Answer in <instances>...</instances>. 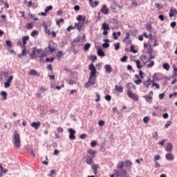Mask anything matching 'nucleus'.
<instances>
[{"mask_svg":"<svg viewBox=\"0 0 177 177\" xmlns=\"http://www.w3.org/2000/svg\"><path fill=\"white\" fill-rule=\"evenodd\" d=\"M30 127H32V128H35L36 130L39 129V127H41V122H33L31 123Z\"/></svg>","mask_w":177,"mask_h":177,"instance_id":"11","label":"nucleus"},{"mask_svg":"<svg viewBox=\"0 0 177 177\" xmlns=\"http://www.w3.org/2000/svg\"><path fill=\"white\" fill-rule=\"evenodd\" d=\"M75 27L77 28L78 31H81L82 27H84V22L75 23Z\"/></svg>","mask_w":177,"mask_h":177,"instance_id":"15","label":"nucleus"},{"mask_svg":"<svg viewBox=\"0 0 177 177\" xmlns=\"http://www.w3.org/2000/svg\"><path fill=\"white\" fill-rule=\"evenodd\" d=\"M100 12L104 15H109V8H107V6H106V4H104L102 6V8L100 10Z\"/></svg>","mask_w":177,"mask_h":177,"instance_id":"13","label":"nucleus"},{"mask_svg":"<svg viewBox=\"0 0 177 177\" xmlns=\"http://www.w3.org/2000/svg\"><path fill=\"white\" fill-rule=\"evenodd\" d=\"M143 74H145V73H143V71H139V75H140V77L142 80H143Z\"/></svg>","mask_w":177,"mask_h":177,"instance_id":"63","label":"nucleus"},{"mask_svg":"<svg viewBox=\"0 0 177 177\" xmlns=\"http://www.w3.org/2000/svg\"><path fill=\"white\" fill-rule=\"evenodd\" d=\"M127 39H129V32H127L125 35V37L123 39V42H125Z\"/></svg>","mask_w":177,"mask_h":177,"instance_id":"48","label":"nucleus"},{"mask_svg":"<svg viewBox=\"0 0 177 177\" xmlns=\"http://www.w3.org/2000/svg\"><path fill=\"white\" fill-rule=\"evenodd\" d=\"M68 132H69V139L71 140H75V130L71 128L68 129Z\"/></svg>","mask_w":177,"mask_h":177,"instance_id":"7","label":"nucleus"},{"mask_svg":"<svg viewBox=\"0 0 177 177\" xmlns=\"http://www.w3.org/2000/svg\"><path fill=\"white\" fill-rule=\"evenodd\" d=\"M26 28H28L29 30H31L34 27L33 23H28L26 25Z\"/></svg>","mask_w":177,"mask_h":177,"instance_id":"37","label":"nucleus"},{"mask_svg":"<svg viewBox=\"0 0 177 177\" xmlns=\"http://www.w3.org/2000/svg\"><path fill=\"white\" fill-rule=\"evenodd\" d=\"M37 34H38V31L33 30L31 32L30 35H32V37H35V35H37Z\"/></svg>","mask_w":177,"mask_h":177,"instance_id":"54","label":"nucleus"},{"mask_svg":"<svg viewBox=\"0 0 177 177\" xmlns=\"http://www.w3.org/2000/svg\"><path fill=\"white\" fill-rule=\"evenodd\" d=\"M158 160H161V156H160V155H156V156L154 157L153 161H154V162H157V161H158Z\"/></svg>","mask_w":177,"mask_h":177,"instance_id":"41","label":"nucleus"},{"mask_svg":"<svg viewBox=\"0 0 177 177\" xmlns=\"http://www.w3.org/2000/svg\"><path fill=\"white\" fill-rule=\"evenodd\" d=\"M29 75H35V77H39V73L37 71L32 69L29 71Z\"/></svg>","mask_w":177,"mask_h":177,"instance_id":"19","label":"nucleus"},{"mask_svg":"<svg viewBox=\"0 0 177 177\" xmlns=\"http://www.w3.org/2000/svg\"><path fill=\"white\" fill-rule=\"evenodd\" d=\"M162 68L166 70L167 71H169V64L168 63H165L162 65Z\"/></svg>","mask_w":177,"mask_h":177,"instance_id":"33","label":"nucleus"},{"mask_svg":"<svg viewBox=\"0 0 177 177\" xmlns=\"http://www.w3.org/2000/svg\"><path fill=\"white\" fill-rule=\"evenodd\" d=\"M127 93H128L129 92H132V88L136 89V86L133 84V83H129L127 85Z\"/></svg>","mask_w":177,"mask_h":177,"instance_id":"9","label":"nucleus"},{"mask_svg":"<svg viewBox=\"0 0 177 177\" xmlns=\"http://www.w3.org/2000/svg\"><path fill=\"white\" fill-rule=\"evenodd\" d=\"M176 15H177L176 9H170V13L169 15V17H174V16H176Z\"/></svg>","mask_w":177,"mask_h":177,"instance_id":"20","label":"nucleus"},{"mask_svg":"<svg viewBox=\"0 0 177 177\" xmlns=\"http://www.w3.org/2000/svg\"><path fill=\"white\" fill-rule=\"evenodd\" d=\"M102 30H110V27L109 26V24H107L106 22L102 24Z\"/></svg>","mask_w":177,"mask_h":177,"instance_id":"27","label":"nucleus"},{"mask_svg":"<svg viewBox=\"0 0 177 177\" xmlns=\"http://www.w3.org/2000/svg\"><path fill=\"white\" fill-rule=\"evenodd\" d=\"M130 52H132L133 53H137L138 50H135V46H131Z\"/></svg>","mask_w":177,"mask_h":177,"instance_id":"42","label":"nucleus"},{"mask_svg":"<svg viewBox=\"0 0 177 177\" xmlns=\"http://www.w3.org/2000/svg\"><path fill=\"white\" fill-rule=\"evenodd\" d=\"M115 91H117V92H120V93H122V92H124V88H122V86H118L117 85H115Z\"/></svg>","mask_w":177,"mask_h":177,"instance_id":"26","label":"nucleus"},{"mask_svg":"<svg viewBox=\"0 0 177 177\" xmlns=\"http://www.w3.org/2000/svg\"><path fill=\"white\" fill-rule=\"evenodd\" d=\"M96 84V79L95 78H88V81L84 84L85 88H89V86H92V85H95Z\"/></svg>","mask_w":177,"mask_h":177,"instance_id":"5","label":"nucleus"},{"mask_svg":"<svg viewBox=\"0 0 177 177\" xmlns=\"http://www.w3.org/2000/svg\"><path fill=\"white\" fill-rule=\"evenodd\" d=\"M152 86H155L156 89H160V84H158V83L153 82L152 84Z\"/></svg>","mask_w":177,"mask_h":177,"instance_id":"52","label":"nucleus"},{"mask_svg":"<svg viewBox=\"0 0 177 177\" xmlns=\"http://www.w3.org/2000/svg\"><path fill=\"white\" fill-rule=\"evenodd\" d=\"M97 53L98 56H100L101 57H104L106 56V54L104 53V51L102 49V47L97 49Z\"/></svg>","mask_w":177,"mask_h":177,"instance_id":"18","label":"nucleus"},{"mask_svg":"<svg viewBox=\"0 0 177 177\" xmlns=\"http://www.w3.org/2000/svg\"><path fill=\"white\" fill-rule=\"evenodd\" d=\"M115 174L116 177H129V174L127 172L125 169H122L120 170L115 169Z\"/></svg>","mask_w":177,"mask_h":177,"instance_id":"2","label":"nucleus"},{"mask_svg":"<svg viewBox=\"0 0 177 177\" xmlns=\"http://www.w3.org/2000/svg\"><path fill=\"white\" fill-rule=\"evenodd\" d=\"M97 59V57L96 55H91V60H92V63L95 62V60Z\"/></svg>","mask_w":177,"mask_h":177,"instance_id":"45","label":"nucleus"},{"mask_svg":"<svg viewBox=\"0 0 177 177\" xmlns=\"http://www.w3.org/2000/svg\"><path fill=\"white\" fill-rule=\"evenodd\" d=\"M170 26L172 28H175V27H176V22L173 21L170 24Z\"/></svg>","mask_w":177,"mask_h":177,"instance_id":"60","label":"nucleus"},{"mask_svg":"<svg viewBox=\"0 0 177 177\" xmlns=\"http://www.w3.org/2000/svg\"><path fill=\"white\" fill-rule=\"evenodd\" d=\"M95 95L97 96V99H95V102H100V95H99V93H95Z\"/></svg>","mask_w":177,"mask_h":177,"instance_id":"50","label":"nucleus"},{"mask_svg":"<svg viewBox=\"0 0 177 177\" xmlns=\"http://www.w3.org/2000/svg\"><path fill=\"white\" fill-rule=\"evenodd\" d=\"M165 142H167V139L162 140V141L158 142V145H160V146H164V143H165Z\"/></svg>","mask_w":177,"mask_h":177,"instance_id":"55","label":"nucleus"},{"mask_svg":"<svg viewBox=\"0 0 177 177\" xmlns=\"http://www.w3.org/2000/svg\"><path fill=\"white\" fill-rule=\"evenodd\" d=\"M134 82L136 84V85H140V84H142V80L138 79V80H135Z\"/></svg>","mask_w":177,"mask_h":177,"instance_id":"53","label":"nucleus"},{"mask_svg":"<svg viewBox=\"0 0 177 177\" xmlns=\"http://www.w3.org/2000/svg\"><path fill=\"white\" fill-rule=\"evenodd\" d=\"M113 45L115 46V50H118V49H120V42H118L117 44H114Z\"/></svg>","mask_w":177,"mask_h":177,"instance_id":"49","label":"nucleus"},{"mask_svg":"<svg viewBox=\"0 0 177 177\" xmlns=\"http://www.w3.org/2000/svg\"><path fill=\"white\" fill-rule=\"evenodd\" d=\"M12 142L15 147H17V149H19L21 147V140H20V134L17 133V131H15L13 134Z\"/></svg>","mask_w":177,"mask_h":177,"instance_id":"1","label":"nucleus"},{"mask_svg":"<svg viewBox=\"0 0 177 177\" xmlns=\"http://www.w3.org/2000/svg\"><path fill=\"white\" fill-rule=\"evenodd\" d=\"M47 56L46 51H44L41 53L40 55H37V57H39V59H44V57Z\"/></svg>","mask_w":177,"mask_h":177,"instance_id":"32","label":"nucleus"},{"mask_svg":"<svg viewBox=\"0 0 177 177\" xmlns=\"http://www.w3.org/2000/svg\"><path fill=\"white\" fill-rule=\"evenodd\" d=\"M63 55H64L63 53V51H58L57 53V57H58V59H61V57L63 56Z\"/></svg>","mask_w":177,"mask_h":177,"instance_id":"39","label":"nucleus"},{"mask_svg":"<svg viewBox=\"0 0 177 177\" xmlns=\"http://www.w3.org/2000/svg\"><path fill=\"white\" fill-rule=\"evenodd\" d=\"M23 56H27V49L25 46V48H22V53L19 55H18V57L19 59H21V57H23Z\"/></svg>","mask_w":177,"mask_h":177,"instance_id":"16","label":"nucleus"},{"mask_svg":"<svg viewBox=\"0 0 177 177\" xmlns=\"http://www.w3.org/2000/svg\"><path fill=\"white\" fill-rule=\"evenodd\" d=\"M105 99L108 101L110 102V100H111V95H107L105 96Z\"/></svg>","mask_w":177,"mask_h":177,"instance_id":"58","label":"nucleus"},{"mask_svg":"<svg viewBox=\"0 0 177 177\" xmlns=\"http://www.w3.org/2000/svg\"><path fill=\"white\" fill-rule=\"evenodd\" d=\"M125 164L126 167L128 168V167H131L132 165V162H131V160H126Z\"/></svg>","mask_w":177,"mask_h":177,"instance_id":"40","label":"nucleus"},{"mask_svg":"<svg viewBox=\"0 0 177 177\" xmlns=\"http://www.w3.org/2000/svg\"><path fill=\"white\" fill-rule=\"evenodd\" d=\"M98 125H99V127H103V125H104V121H103V120H100V121L98 122Z\"/></svg>","mask_w":177,"mask_h":177,"instance_id":"59","label":"nucleus"},{"mask_svg":"<svg viewBox=\"0 0 177 177\" xmlns=\"http://www.w3.org/2000/svg\"><path fill=\"white\" fill-rule=\"evenodd\" d=\"M149 117L146 116L143 118V121L145 122V124H147V122H149Z\"/></svg>","mask_w":177,"mask_h":177,"instance_id":"57","label":"nucleus"},{"mask_svg":"<svg viewBox=\"0 0 177 177\" xmlns=\"http://www.w3.org/2000/svg\"><path fill=\"white\" fill-rule=\"evenodd\" d=\"M134 62L136 64L137 68H138V70H142V68L143 66H142V65H140V61L139 59H136V60H134Z\"/></svg>","mask_w":177,"mask_h":177,"instance_id":"24","label":"nucleus"},{"mask_svg":"<svg viewBox=\"0 0 177 177\" xmlns=\"http://www.w3.org/2000/svg\"><path fill=\"white\" fill-rule=\"evenodd\" d=\"M53 62H55V58L53 57L46 59V63H53Z\"/></svg>","mask_w":177,"mask_h":177,"instance_id":"38","label":"nucleus"},{"mask_svg":"<svg viewBox=\"0 0 177 177\" xmlns=\"http://www.w3.org/2000/svg\"><path fill=\"white\" fill-rule=\"evenodd\" d=\"M165 158L167 161H174L175 160V155L172 153H168L165 155Z\"/></svg>","mask_w":177,"mask_h":177,"instance_id":"8","label":"nucleus"},{"mask_svg":"<svg viewBox=\"0 0 177 177\" xmlns=\"http://www.w3.org/2000/svg\"><path fill=\"white\" fill-rule=\"evenodd\" d=\"M42 26L44 28V30H45L46 32H47L48 34V35H50V30H49L48 28V25L46 24V23L44 22Z\"/></svg>","mask_w":177,"mask_h":177,"instance_id":"23","label":"nucleus"},{"mask_svg":"<svg viewBox=\"0 0 177 177\" xmlns=\"http://www.w3.org/2000/svg\"><path fill=\"white\" fill-rule=\"evenodd\" d=\"M127 59H128V56L124 55V56H123V57L120 59V61H121L122 63H124V62H127Z\"/></svg>","mask_w":177,"mask_h":177,"instance_id":"43","label":"nucleus"},{"mask_svg":"<svg viewBox=\"0 0 177 177\" xmlns=\"http://www.w3.org/2000/svg\"><path fill=\"white\" fill-rule=\"evenodd\" d=\"M165 19V18L164 15H160L158 16V19L161 20V21H164Z\"/></svg>","mask_w":177,"mask_h":177,"instance_id":"56","label":"nucleus"},{"mask_svg":"<svg viewBox=\"0 0 177 177\" xmlns=\"http://www.w3.org/2000/svg\"><path fill=\"white\" fill-rule=\"evenodd\" d=\"M93 3V8H96L99 5V1H95Z\"/></svg>","mask_w":177,"mask_h":177,"instance_id":"64","label":"nucleus"},{"mask_svg":"<svg viewBox=\"0 0 177 177\" xmlns=\"http://www.w3.org/2000/svg\"><path fill=\"white\" fill-rule=\"evenodd\" d=\"M146 28H147V31H149V32H151V30H153V27L151 26V24H147Z\"/></svg>","mask_w":177,"mask_h":177,"instance_id":"35","label":"nucleus"},{"mask_svg":"<svg viewBox=\"0 0 177 177\" xmlns=\"http://www.w3.org/2000/svg\"><path fill=\"white\" fill-rule=\"evenodd\" d=\"M86 162L88 165H92V164H93V158L91 157L90 155H87L86 157Z\"/></svg>","mask_w":177,"mask_h":177,"instance_id":"10","label":"nucleus"},{"mask_svg":"<svg viewBox=\"0 0 177 177\" xmlns=\"http://www.w3.org/2000/svg\"><path fill=\"white\" fill-rule=\"evenodd\" d=\"M1 95L2 96V100H6L8 99V93L6 91H1Z\"/></svg>","mask_w":177,"mask_h":177,"instance_id":"25","label":"nucleus"},{"mask_svg":"<svg viewBox=\"0 0 177 177\" xmlns=\"http://www.w3.org/2000/svg\"><path fill=\"white\" fill-rule=\"evenodd\" d=\"M171 124H172L171 121H167V124L165 125V127L166 129L169 128V127H171Z\"/></svg>","mask_w":177,"mask_h":177,"instance_id":"46","label":"nucleus"},{"mask_svg":"<svg viewBox=\"0 0 177 177\" xmlns=\"http://www.w3.org/2000/svg\"><path fill=\"white\" fill-rule=\"evenodd\" d=\"M144 97L147 102L151 103V100H153V97H151V95H145Z\"/></svg>","mask_w":177,"mask_h":177,"instance_id":"29","label":"nucleus"},{"mask_svg":"<svg viewBox=\"0 0 177 177\" xmlns=\"http://www.w3.org/2000/svg\"><path fill=\"white\" fill-rule=\"evenodd\" d=\"M30 39V37L28 36H24L22 37V48H26V45H27V41Z\"/></svg>","mask_w":177,"mask_h":177,"instance_id":"14","label":"nucleus"},{"mask_svg":"<svg viewBox=\"0 0 177 177\" xmlns=\"http://www.w3.org/2000/svg\"><path fill=\"white\" fill-rule=\"evenodd\" d=\"M102 46H103V48H109V46H110V44H109V43H104L102 44Z\"/></svg>","mask_w":177,"mask_h":177,"instance_id":"62","label":"nucleus"},{"mask_svg":"<svg viewBox=\"0 0 177 177\" xmlns=\"http://www.w3.org/2000/svg\"><path fill=\"white\" fill-rule=\"evenodd\" d=\"M89 70L91 71L90 73H89V77L90 78H95L96 80V73L97 71V70H96V67H95L93 66V64H91L89 65L88 66Z\"/></svg>","mask_w":177,"mask_h":177,"instance_id":"3","label":"nucleus"},{"mask_svg":"<svg viewBox=\"0 0 177 177\" xmlns=\"http://www.w3.org/2000/svg\"><path fill=\"white\" fill-rule=\"evenodd\" d=\"M6 44L9 48H12V41L10 40H6Z\"/></svg>","mask_w":177,"mask_h":177,"instance_id":"44","label":"nucleus"},{"mask_svg":"<svg viewBox=\"0 0 177 177\" xmlns=\"http://www.w3.org/2000/svg\"><path fill=\"white\" fill-rule=\"evenodd\" d=\"M127 95L130 99H132L136 102H138V100H139V98L138 97V95L132 93V91H129V93H127Z\"/></svg>","mask_w":177,"mask_h":177,"instance_id":"6","label":"nucleus"},{"mask_svg":"<svg viewBox=\"0 0 177 177\" xmlns=\"http://www.w3.org/2000/svg\"><path fill=\"white\" fill-rule=\"evenodd\" d=\"M153 66H154V61H151L150 64H148L147 65V66L148 67V68H150L151 67H153Z\"/></svg>","mask_w":177,"mask_h":177,"instance_id":"51","label":"nucleus"},{"mask_svg":"<svg viewBox=\"0 0 177 177\" xmlns=\"http://www.w3.org/2000/svg\"><path fill=\"white\" fill-rule=\"evenodd\" d=\"M91 168L93 170V174H95V175H96V174L97 173V165H92Z\"/></svg>","mask_w":177,"mask_h":177,"instance_id":"28","label":"nucleus"},{"mask_svg":"<svg viewBox=\"0 0 177 177\" xmlns=\"http://www.w3.org/2000/svg\"><path fill=\"white\" fill-rule=\"evenodd\" d=\"M41 53H42L41 48H37L36 47L33 48L32 53L30 54V59H34V57H37V56H41Z\"/></svg>","mask_w":177,"mask_h":177,"instance_id":"4","label":"nucleus"},{"mask_svg":"<svg viewBox=\"0 0 177 177\" xmlns=\"http://www.w3.org/2000/svg\"><path fill=\"white\" fill-rule=\"evenodd\" d=\"M144 86H146L147 89H149V86H150V78H149L146 82H144Z\"/></svg>","mask_w":177,"mask_h":177,"instance_id":"31","label":"nucleus"},{"mask_svg":"<svg viewBox=\"0 0 177 177\" xmlns=\"http://www.w3.org/2000/svg\"><path fill=\"white\" fill-rule=\"evenodd\" d=\"M125 164V162L120 161L118 164L117 165L118 169H124V165Z\"/></svg>","mask_w":177,"mask_h":177,"instance_id":"22","label":"nucleus"},{"mask_svg":"<svg viewBox=\"0 0 177 177\" xmlns=\"http://www.w3.org/2000/svg\"><path fill=\"white\" fill-rule=\"evenodd\" d=\"M88 154L90 155V157L95 158V156H96V151L92 149H89L88 151Z\"/></svg>","mask_w":177,"mask_h":177,"instance_id":"21","label":"nucleus"},{"mask_svg":"<svg viewBox=\"0 0 177 177\" xmlns=\"http://www.w3.org/2000/svg\"><path fill=\"white\" fill-rule=\"evenodd\" d=\"M86 18L85 17H82V15H78L77 17V20L79 21V22H81V21H85V19Z\"/></svg>","mask_w":177,"mask_h":177,"instance_id":"30","label":"nucleus"},{"mask_svg":"<svg viewBox=\"0 0 177 177\" xmlns=\"http://www.w3.org/2000/svg\"><path fill=\"white\" fill-rule=\"evenodd\" d=\"M52 9H53V6H46L44 10V12H46V13H48L50 12V10H52Z\"/></svg>","mask_w":177,"mask_h":177,"instance_id":"36","label":"nucleus"},{"mask_svg":"<svg viewBox=\"0 0 177 177\" xmlns=\"http://www.w3.org/2000/svg\"><path fill=\"white\" fill-rule=\"evenodd\" d=\"M89 48H91V44L87 43L84 45V50H86V52H88V50H89Z\"/></svg>","mask_w":177,"mask_h":177,"instance_id":"34","label":"nucleus"},{"mask_svg":"<svg viewBox=\"0 0 177 177\" xmlns=\"http://www.w3.org/2000/svg\"><path fill=\"white\" fill-rule=\"evenodd\" d=\"M48 49H50V53H53L55 52V50H56V48H53V47H50V44H48Z\"/></svg>","mask_w":177,"mask_h":177,"instance_id":"47","label":"nucleus"},{"mask_svg":"<svg viewBox=\"0 0 177 177\" xmlns=\"http://www.w3.org/2000/svg\"><path fill=\"white\" fill-rule=\"evenodd\" d=\"M172 149H174V145L171 142H168L167 147L165 148V151L168 152L172 151Z\"/></svg>","mask_w":177,"mask_h":177,"instance_id":"17","label":"nucleus"},{"mask_svg":"<svg viewBox=\"0 0 177 177\" xmlns=\"http://www.w3.org/2000/svg\"><path fill=\"white\" fill-rule=\"evenodd\" d=\"M174 76L177 77V68L175 67V65H174Z\"/></svg>","mask_w":177,"mask_h":177,"instance_id":"61","label":"nucleus"},{"mask_svg":"<svg viewBox=\"0 0 177 177\" xmlns=\"http://www.w3.org/2000/svg\"><path fill=\"white\" fill-rule=\"evenodd\" d=\"M104 68H105L106 73H107L108 74H111V73L113 72V68L111 67V65H110V64H106L104 66Z\"/></svg>","mask_w":177,"mask_h":177,"instance_id":"12","label":"nucleus"}]
</instances>
